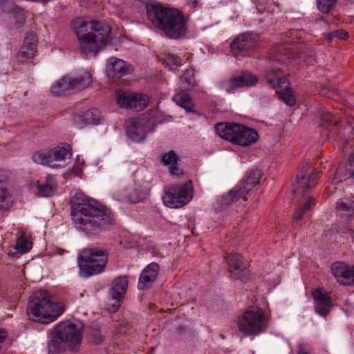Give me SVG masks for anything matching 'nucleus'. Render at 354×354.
Listing matches in <instances>:
<instances>
[{"label": "nucleus", "instance_id": "8fccbe9b", "mask_svg": "<svg viewBox=\"0 0 354 354\" xmlns=\"http://www.w3.org/2000/svg\"><path fill=\"white\" fill-rule=\"evenodd\" d=\"M297 354H310L306 351V346L304 344H299L297 346Z\"/></svg>", "mask_w": 354, "mask_h": 354}, {"label": "nucleus", "instance_id": "37998d69", "mask_svg": "<svg viewBox=\"0 0 354 354\" xmlns=\"http://www.w3.org/2000/svg\"><path fill=\"white\" fill-rule=\"evenodd\" d=\"M182 80H184L188 86H194L196 84L194 71L193 68L187 69L183 74Z\"/></svg>", "mask_w": 354, "mask_h": 354}, {"label": "nucleus", "instance_id": "58836bf2", "mask_svg": "<svg viewBox=\"0 0 354 354\" xmlns=\"http://www.w3.org/2000/svg\"><path fill=\"white\" fill-rule=\"evenodd\" d=\"M31 243L23 235L21 234L17 238L14 248L21 254L26 253L31 248Z\"/></svg>", "mask_w": 354, "mask_h": 354}, {"label": "nucleus", "instance_id": "9d476101", "mask_svg": "<svg viewBox=\"0 0 354 354\" xmlns=\"http://www.w3.org/2000/svg\"><path fill=\"white\" fill-rule=\"evenodd\" d=\"M71 152L68 145L57 146L47 153L37 151L32 155L34 162L47 165L52 168H61L65 166L66 160L71 159Z\"/></svg>", "mask_w": 354, "mask_h": 354}, {"label": "nucleus", "instance_id": "c85d7f7f", "mask_svg": "<svg viewBox=\"0 0 354 354\" xmlns=\"http://www.w3.org/2000/svg\"><path fill=\"white\" fill-rule=\"evenodd\" d=\"M37 188L40 196L49 197L54 194L57 183L53 176L47 175L44 182H38Z\"/></svg>", "mask_w": 354, "mask_h": 354}, {"label": "nucleus", "instance_id": "72a5a7b5", "mask_svg": "<svg viewBox=\"0 0 354 354\" xmlns=\"http://www.w3.org/2000/svg\"><path fill=\"white\" fill-rule=\"evenodd\" d=\"M51 93L55 96H62L70 94L67 84V76H64L62 79L53 84L50 88Z\"/></svg>", "mask_w": 354, "mask_h": 354}, {"label": "nucleus", "instance_id": "412c9836", "mask_svg": "<svg viewBox=\"0 0 354 354\" xmlns=\"http://www.w3.org/2000/svg\"><path fill=\"white\" fill-rule=\"evenodd\" d=\"M128 287V281L125 277H118L112 282L109 292V296L113 301V311L120 306Z\"/></svg>", "mask_w": 354, "mask_h": 354}, {"label": "nucleus", "instance_id": "7c9ffc66", "mask_svg": "<svg viewBox=\"0 0 354 354\" xmlns=\"http://www.w3.org/2000/svg\"><path fill=\"white\" fill-rule=\"evenodd\" d=\"M241 133L238 137V145L249 146L255 143L259 139V134L254 129L242 125Z\"/></svg>", "mask_w": 354, "mask_h": 354}, {"label": "nucleus", "instance_id": "4c0bfd02", "mask_svg": "<svg viewBox=\"0 0 354 354\" xmlns=\"http://www.w3.org/2000/svg\"><path fill=\"white\" fill-rule=\"evenodd\" d=\"M317 8L323 14L329 13L336 6L337 0H316Z\"/></svg>", "mask_w": 354, "mask_h": 354}, {"label": "nucleus", "instance_id": "f03ea898", "mask_svg": "<svg viewBox=\"0 0 354 354\" xmlns=\"http://www.w3.org/2000/svg\"><path fill=\"white\" fill-rule=\"evenodd\" d=\"M148 19L170 39H178L186 34L187 26L182 13L155 3L146 4Z\"/></svg>", "mask_w": 354, "mask_h": 354}, {"label": "nucleus", "instance_id": "5701e85b", "mask_svg": "<svg viewBox=\"0 0 354 354\" xmlns=\"http://www.w3.org/2000/svg\"><path fill=\"white\" fill-rule=\"evenodd\" d=\"M37 38L35 34L30 31L26 34L24 44L18 53L17 59L19 62H24L25 60L34 57L36 52Z\"/></svg>", "mask_w": 354, "mask_h": 354}, {"label": "nucleus", "instance_id": "09e8293b", "mask_svg": "<svg viewBox=\"0 0 354 354\" xmlns=\"http://www.w3.org/2000/svg\"><path fill=\"white\" fill-rule=\"evenodd\" d=\"M8 333L4 329H0V351L1 350V344L7 339Z\"/></svg>", "mask_w": 354, "mask_h": 354}, {"label": "nucleus", "instance_id": "9b49d317", "mask_svg": "<svg viewBox=\"0 0 354 354\" xmlns=\"http://www.w3.org/2000/svg\"><path fill=\"white\" fill-rule=\"evenodd\" d=\"M153 122L147 118H129L125 122L127 134L131 140L143 141L148 133L152 131Z\"/></svg>", "mask_w": 354, "mask_h": 354}, {"label": "nucleus", "instance_id": "c03bdc74", "mask_svg": "<svg viewBox=\"0 0 354 354\" xmlns=\"http://www.w3.org/2000/svg\"><path fill=\"white\" fill-rule=\"evenodd\" d=\"M164 62L167 65H174L176 66H180L181 64V59L180 58L173 53H168L165 58Z\"/></svg>", "mask_w": 354, "mask_h": 354}, {"label": "nucleus", "instance_id": "4be33fe9", "mask_svg": "<svg viewBox=\"0 0 354 354\" xmlns=\"http://www.w3.org/2000/svg\"><path fill=\"white\" fill-rule=\"evenodd\" d=\"M159 266L156 263H151L141 272L139 278L138 288L145 290L153 285L159 273Z\"/></svg>", "mask_w": 354, "mask_h": 354}, {"label": "nucleus", "instance_id": "bb28decb", "mask_svg": "<svg viewBox=\"0 0 354 354\" xmlns=\"http://www.w3.org/2000/svg\"><path fill=\"white\" fill-rule=\"evenodd\" d=\"M172 100L177 105L185 109L187 112L197 114V112L194 109V100L187 91L184 90H180L179 91L176 92L172 97Z\"/></svg>", "mask_w": 354, "mask_h": 354}, {"label": "nucleus", "instance_id": "ea45409f", "mask_svg": "<svg viewBox=\"0 0 354 354\" xmlns=\"http://www.w3.org/2000/svg\"><path fill=\"white\" fill-rule=\"evenodd\" d=\"M321 120L322 125L328 124L337 126L340 121V118L337 116V114L333 115L328 111H324L321 115Z\"/></svg>", "mask_w": 354, "mask_h": 354}, {"label": "nucleus", "instance_id": "c9c22d12", "mask_svg": "<svg viewBox=\"0 0 354 354\" xmlns=\"http://www.w3.org/2000/svg\"><path fill=\"white\" fill-rule=\"evenodd\" d=\"M88 339L91 342L95 344H100L104 340V337L101 334V330L97 324H93L88 332Z\"/></svg>", "mask_w": 354, "mask_h": 354}, {"label": "nucleus", "instance_id": "a18cd8bd", "mask_svg": "<svg viewBox=\"0 0 354 354\" xmlns=\"http://www.w3.org/2000/svg\"><path fill=\"white\" fill-rule=\"evenodd\" d=\"M281 97L284 102L288 106H293L295 104V99L290 90L286 89L283 92Z\"/></svg>", "mask_w": 354, "mask_h": 354}, {"label": "nucleus", "instance_id": "a211bd4d", "mask_svg": "<svg viewBox=\"0 0 354 354\" xmlns=\"http://www.w3.org/2000/svg\"><path fill=\"white\" fill-rule=\"evenodd\" d=\"M106 71L107 75L115 80L130 74L133 71L130 64L115 57H111L107 60Z\"/></svg>", "mask_w": 354, "mask_h": 354}, {"label": "nucleus", "instance_id": "473e14b6", "mask_svg": "<svg viewBox=\"0 0 354 354\" xmlns=\"http://www.w3.org/2000/svg\"><path fill=\"white\" fill-rule=\"evenodd\" d=\"M2 9L4 12H11L15 19V24L17 28H20L25 22V12L24 10L17 6H13L11 3L5 2L2 5Z\"/></svg>", "mask_w": 354, "mask_h": 354}, {"label": "nucleus", "instance_id": "39448f33", "mask_svg": "<svg viewBox=\"0 0 354 354\" xmlns=\"http://www.w3.org/2000/svg\"><path fill=\"white\" fill-rule=\"evenodd\" d=\"M62 304L54 302L46 290L35 292L28 303L29 318L47 324L56 320L64 312Z\"/></svg>", "mask_w": 354, "mask_h": 354}, {"label": "nucleus", "instance_id": "e433bc0d", "mask_svg": "<svg viewBox=\"0 0 354 354\" xmlns=\"http://www.w3.org/2000/svg\"><path fill=\"white\" fill-rule=\"evenodd\" d=\"M313 200L312 197H308L302 206L297 210L292 218L294 223H297L304 214L311 208L314 204L313 202Z\"/></svg>", "mask_w": 354, "mask_h": 354}, {"label": "nucleus", "instance_id": "de8ad7c7", "mask_svg": "<svg viewBox=\"0 0 354 354\" xmlns=\"http://www.w3.org/2000/svg\"><path fill=\"white\" fill-rule=\"evenodd\" d=\"M347 169L351 176L354 178V152L349 157V163Z\"/></svg>", "mask_w": 354, "mask_h": 354}, {"label": "nucleus", "instance_id": "2eb2a0df", "mask_svg": "<svg viewBox=\"0 0 354 354\" xmlns=\"http://www.w3.org/2000/svg\"><path fill=\"white\" fill-rule=\"evenodd\" d=\"M228 265L230 277L234 279L245 281L248 279V270L243 263V257L239 254H231L225 257Z\"/></svg>", "mask_w": 354, "mask_h": 354}, {"label": "nucleus", "instance_id": "423d86ee", "mask_svg": "<svg viewBox=\"0 0 354 354\" xmlns=\"http://www.w3.org/2000/svg\"><path fill=\"white\" fill-rule=\"evenodd\" d=\"M108 253L98 248H88L80 252L77 257L80 274L89 277L102 272L106 264Z\"/></svg>", "mask_w": 354, "mask_h": 354}, {"label": "nucleus", "instance_id": "3c124183", "mask_svg": "<svg viewBox=\"0 0 354 354\" xmlns=\"http://www.w3.org/2000/svg\"><path fill=\"white\" fill-rule=\"evenodd\" d=\"M169 173L171 176H178L180 174L179 169L175 166H171L169 167Z\"/></svg>", "mask_w": 354, "mask_h": 354}, {"label": "nucleus", "instance_id": "6e6552de", "mask_svg": "<svg viewBox=\"0 0 354 354\" xmlns=\"http://www.w3.org/2000/svg\"><path fill=\"white\" fill-rule=\"evenodd\" d=\"M283 50H287V48L281 46L278 50L279 55H274L273 52L270 53V55L271 69L266 73V79L268 84L274 89L282 87L286 88L288 85L286 75L283 73L282 68L278 66V64H281V62L283 61V55H281ZM284 56L288 59L296 57V55L293 53H290V52L285 53Z\"/></svg>", "mask_w": 354, "mask_h": 354}, {"label": "nucleus", "instance_id": "ddd939ff", "mask_svg": "<svg viewBox=\"0 0 354 354\" xmlns=\"http://www.w3.org/2000/svg\"><path fill=\"white\" fill-rule=\"evenodd\" d=\"M258 41L254 34L243 33L237 36L231 44V50L234 56H244L253 50Z\"/></svg>", "mask_w": 354, "mask_h": 354}, {"label": "nucleus", "instance_id": "a878e982", "mask_svg": "<svg viewBox=\"0 0 354 354\" xmlns=\"http://www.w3.org/2000/svg\"><path fill=\"white\" fill-rule=\"evenodd\" d=\"M75 122L80 128L87 124H98L100 123L99 111L91 109L75 117Z\"/></svg>", "mask_w": 354, "mask_h": 354}, {"label": "nucleus", "instance_id": "393cba45", "mask_svg": "<svg viewBox=\"0 0 354 354\" xmlns=\"http://www.w3.org/2000/svg\"><path fill=\"white\" fill-rule=\"evenodd\" d=\"M240 198H243L245 201H247L245 194L239 188V186H236L227 193L218 198L217 203L221 209H225Z\"/></svg>", "mask_w": 354, "mask_h": 354}, {"label": "nucleus", "instance_id": "c756f323", "mask_svg": "<svg viewBox=\"0 0 354 354\" xmlns=\"http://www.w3.org/2000/svg\"><path fill=\"white\" fill-rule=\"evenodd\" d=\"M241 133L238 137V145L249 146L255 143L259 139V134L254 129L242 125Z\"/></svg>", "mask_w": 354, "mask_h": 354}, {"label": "nucleus", "instance_id": "f257e3e1", "mask_svg": "<svg viewBox=\"0 0 354 354\" xmlns=\"http://www.w3.org/2000/svg\"><path fill=\"white\" fill-rule=\"evenodd\" d=\"M71 214L75 227L88 236H97L112 221L109 211L94 206L82 192H77L71 197Z\"/></svg>", "mask_w": 354, "mask_h": 354}, {"label": "nucleus", "instance_id": "f3484780", "mask_svg": "<svg viewBox=\"0 0 354 354\" xmlns=\"http://www.w3.org/2000/svg\"><path fill=\"white\" fill-rule=\"evenodd\" d=\"M331 272L340 284H354V266H348L343 262H335L331 266Z\"/></svg>", "mask_w": 354, "mask_h": 354}, {"label": "nucleus", "instance_id": "49530a36", "mask_svg": "<svg viewBox=\"0 0 354 354\" xmlns=\"http://www.w3.org/2000/svg\"><path fill=\"white\" fill-rule=\"evenodd\" d=\"M142 198V196L139 193V192L135 189L129 196L124 198V200L135 204L141 201Z\"/></svg>", "mask_w": 354, "mask_h": 354}, {"label": "nucleus", "instance_id": "5fc2aeb1", "mask_svg": "<svg viewBox=\"0 0 354 354\" xmlns=\"http://www.w3.org/2000/svg\"><path fill=\"white\" fill-rule=\"evenodd\" d=\"M346 1L351 3H354V0H346Z\"/></svg>", "mask_w": 354, "mask_h": 354}, {"label": "nucleus", "instance_id": "20e7f679", "mask_svg": "<svg viewBox=\"0 0 354 354\" xmlns=\"http://www.w3.org/2000/svg\"><path fill=\"white\" fill-rule=\"evenodd\" d=\"M82 338L80 329L74 324L62 322L53 330L47 345L48 354H61L67 349L75 352L79 349Z\"/></svg>", "mask_w": 354, "mask_h": 354}, {"label": "nucleus", "instance_id": "a19ab883", "mask_svg": "<svg viewBox=\"0 0 354 354\" xmlns=\"http://www.w3.org/2000/svg\"><path fill=\"white\" fill-rule=\"evenodd\" d=\"M162 161L165 165H176L178 161V157L174 151L171 150L162 156Z\"/></svg>", "mask_w": 354, "mask_h": 354}, {"label": "nucleus", "instance_id": "864d4df0", "mask_svg": "<svg viewBox=\"0 0 354 354\" xmlns=\"http://www.w3.org/2000/svg\"><path fill=\"white\" fill-rule=\"evenodd\" d=\"M259 4H263L266 2L267 0H256Z\"/></svg>", "mask_w": 354, "mask_h": 354}, {"label": "nucleus", "instance_id": "2f4dec72", "mask_svg": "<svg viewBox=\"0 0 354 354\" xmlns=\"http://www.w3.org/2000/svg\"><path fill=\"white\" fill-rule=\"evenodd\" d=\"M261 174L259 170H252L248 173L247 178L243 186L239 188L245 194H249L252 188L260 183Z\"/></svg>", "mask_w": 354, "mask_h": 354}, {"label": "nucleus", "instance_id": "cd10ccee", "mask_svg": "<svg viewBox=\"0 0 354 354\" xmlns=\"http://www.w3.org/2000/svg\"><path fill=\"white\" fill-rule=\"evenodd\" d=\"M7 179L8 175L6 173L0 170V210L8 209L12 203L11 195L4 185Z\"/></svg>", "mask_w": 354, "mask_h": 354}, {"label": "nucleus", "instance_id": "79ce46f5", "mask_svg": "<svg viewBox=\"0 0 354 354\" xmlns=\"http://www.w3.org/2000/svg\"><path fill=\"white\" fill-rule=\"evenodd\" d=\"M348 37V34L344 30H336L327 34V39L331 42L334 38L345 40Z\"/></svg>", "mask_w": 354, "mask_h": 354}, {"label": "nucleus", "instance_id": "f704fd0d", "mask_svg": "<svg viewBox=\"0 0 354 354\" xmlns=\"http://www.w3.org/2000/svg\"><path fill=\"white\" fill-rule=\"evenodd\" d=\"M336 206L339 211L344 212L348 216H351L354 214V201L348 198L339 199Z\"/></svg>", "mask_w": 354, "mask_h": 354}, {"label": "nucleus", "instance_id": "f8f14e48", "mask_svg": "<svg viewBox=\"0 0 354 354\" xmlns=\"http://www.w3.org/2000/svg\"><path fill=\"white\" fill-rule=\"evenodd\" d=\"M118 105L121 108L139 111L145 109L147 104V97L140 93L118 91L115 93Z\"/></svg>", "mask_w": 354, "mask_h": 354}, {"label": "nucleus", "instance_id": "1a4fd4ad", "mask_svg": "<svg viewBox=\"0 0 354 354\" xmlns=\"http://www.w3.org/2000/svg\"><path fill=\"white\" fill-rule=\"evenodd\" d=\"M193 197L192 182L169 187L162 196L164 204L170 208H180L188 204Z\"/></svg>", "mask_w": 354, "mask_h": 354}, {"label": "nucleus", "instance_id": "4468645a", "mask_svg": "<svg viewBox=\"0 0 354 354\" xmlns=\"http://www.w3.org/2000/svg\"><path fill=\"white\" fill-rule=\"evenodd\" d=\"M308 166H303L299 168L297 174V188L293 189L294 194L304 196L306 192L314 187L317 185V178L318 173L317 171L310 172L308 174Z\"/></svg>", "mask_w": 354, "mask_h": 354}, {"label": "nucleus", "instance_id": "b1692460", "mask_svg": "<svg viewBox=\"0 0 354 354\" xmlns=\"http://www.w3.org/2000/svg\"><path fill=\"white\" fill-rule=\"evenodd\" d=\"M92 75L88 71H83L78 76L69 77L67 76V84L69 93L79 91L88 87L92 82Z\"/></svg>", "mask_w": 354, "mask_h": 354}, {"label": "nucleus", "instance_id": "7ed1b4c3", "mask_svg": "<svg viewBox=\"0 0 354 354\" xmlns=\"http://www.w3.org/2000/svg\"><path fill=\"white\" fill-rule=\"evenodd\" d=\"M73 28L84 53H97L106 41L111 32L108 24L96 20L86 21L77 18L73 21Z\"/></svg>", "mask_w": 354, "mask_h": 354}, {"label": "nucleus", "instance_id": "aec40b11", "mask_svg": "<svg viewBox=\"0 0 354 354\" xmlns=\"http://www.w3.org/2000/svg\"><path fill=\"white\" fill-rule=\"evenodd\" d=\"M313 297L315 312L322 317H326L330 313L333 306L328 292L326 290L319 288L313 292Z\"/></svg>", "mask_w": 354, "mask_h": 354}, {"label": "nucleus", "instance_id": "6ab92c4d", "mask_svg": "<svg viewBox=\"0 0 354 354\" xmlns=\"http://www.w3.org/2000/svg\"><path fill=\"white\" fill-rule=\"evenodd\" d=\"M242 124L234 122H221L215 125L216 133L223 139L236 145L241 133Z\"/></svg>", "mask_w": 354, "mask_h": 354}, {"label": "nucleus", "instance_id": "0eeeda50", "mask_svg": "<svg viewBox=\"0 0 354 354\" xmlns=\"http://www.w3.org/2000/svg\"><path fill=\"white\" fill-rule=\"evenodd\" d=\"M236 324L244 336H256L266 330L268 319L263 309L250 307L237 318Z\"/></svg>", "mask_w": 354, "mask_h": 354}, {"label": "nucleus", "instance_id": "dca6fc26", "mask_svg": "<svg viewBox=\"0 0 354 354\" xmlns=\"http://www.w3.org/2000/svg\"><path fill=\"white\" fill-rule=\"evenodd\" d=\"M257 81L258 79L255 75L244 72L236 77L221 82L220 88L229 93L234 89L254 86Z\"/></svg>", "mask_w": 354, "mask_h": 354}, {"label": "nucleus", "instance_id": "603ef678", "mask_svg": "<svg viewBox=\"0 0 354 354\" xmlns=\"http://www.w3.org/2000/svg\"><path fill=\"white\" fill-rule=\"evenodd\" d=\"M197 0H189L188 1V4L192 7V8H194L197 5Z\"/></svg>", "mask_w": 354, "mask_h": 354}]
</instances>
